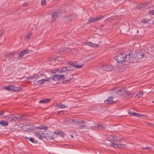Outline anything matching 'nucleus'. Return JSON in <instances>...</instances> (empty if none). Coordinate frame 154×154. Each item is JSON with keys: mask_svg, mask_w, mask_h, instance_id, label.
Segmentation results:
<instances>
[{"mask_svg": "<svg viewBox=\"0 0 154 154\" xmlns=\"http://www.w3.org/2000/svg\"><path fill=\"white\" fill-rule=\"evenodd\" d=\"M143 94V92L142 91H139V93L137 94L136 95V97H141Z\"/></svg>", "mask_w": 154, "mask_h": 154, "instance_id": "obj_22", "label": "nucleus"}, {"mask_svg": "<svg viewBox=\"0 0 154 154\" xmlns=\"http://www.w3.org/2000/svg\"><path fill=\"white\" fill-rule=\"evenodd\" d=\"M28 139L32 143L34 142V139L32 138L28 137Z\"/></svg>", "mask_w": 154, "mask_h": 154, "instance_id": "obj_37", "label": "nucleus"}, {"mask_svg": "<svg viewBox=\"0 0 154 154\" xmlns=\"http://www.w3.org/2000/svg\"><path fill=\"white\" fill-rule=\"evenodd\" d=\"M78 123L80 124V127L79 128L80 129H83L84 128H90V127H89L86 125V122L82 121H79L78 122Z\"/></svg>", "mask_w": 154, "mask_h": 154, "instance_id": "obj_7", "label": "nucleus"}, {"mask_svg": "<svg viewBox=\"0 0 154 154\" xmlns=\"http://www.w3.org/2000/svg\"><path fill=\"white\" fill-rule=\"evenodd\" d=\"M53 135L54 136V137L56 138L57 137V135H60L61 137H64V133L62 132L57 131L53 132Z\"/></svg>", "mask_w": 154, "mask_h": 154, "instance_id": "obj_11", "label": "nucleus"}, {"mask_svg": "<svg viewBox=\"0 0 154 154\" xmlns=\"http://www.w3.org/2000/svg\"><path fill=\"white\" fill-rule=\"evenodd\" d=\"M5 118L6 119L10 122L16 121V120L15 119V116L12 115L9 116H5Z\"/></svg>", "mask_w": 154, "mask_h": 154, "instance_id": "obj_10", "label": "nucleus"}, {"mask_svg": "<svg viewBox=\"0 0 154 154\" xmlns=\"http://www.w3.org/2000/svg\"><path fill=\"white\" fill-rule=\"evenodd\" d=\"M56 60V59H54V58H52L50 60V61H55V60Z\"/></svg>", "mask_w": 154, "mask_h": 154, "instance_id": "obj_46", "label": "nucleus"}, {"mask_svg": "<svg viewBox=\"0 0 154 154\" xmlns=\"http://www.w3.org/2000/svg\"><path fill=\"white\" fill-rule=\"evenodd\" d=\"M62 103H59L57 105V106L58 108H60V107L61 106Z\"/></svg>", "mask_w": 154, "mask_h": 154, "instance_id": "obj_42", "label": "nucleus"}, {"mask_svg": "<svg viewBox=\"0 0 154 154\" xmlns=\"http://www.w3.org/2000/svg\"><path fill=\"white\" fill-rule=\"evenodd\" d=\"M67 107L68 106H67L65 104H61V106L60 107V108L61 109H64L66 108H67Z\"/></svg>", "mask_w": 154, "mask_h": 154, "instance_id": "obj_33", "label": "nucleus"}, {"mask_svg": "<svg viewBox=\"0 0 154 154\" xmlns=\"http://www.w3.org/2000/svg\"><path fill=\"white\" fill-rule=\"evenodd\" d=\"M24 128L25 129L24 130L27 132L30 131L31 129V128H30V125H25L24 126Z\"/></svg>", "mask_w": 154, "mask_h": 154, "instance_id": "obj_19", "label": "nucleus"}, {"mask_svg": "<svg viewBox=\"0 0 154 154\" xmlns=\"http://www.w3.org/2000/svg\"><path fill=\"white\" fill-rule=\"evenodd\" d=\"M146 124H148V125H150L152 126H154V125L153 124H152V123H147Z\"/></svg>", "mask_w": 154, "mask_h": 154, "instance_id": "obj_49", "label": "nucleus"}, {"mask_svg": "<svg viewBox=\"0 0 154 154\" xmlns=\"http://www.w3.org/2000/svg\"><path fill=\"white\" fill-rule=\"evenodd\" d=\"M32 33L31 32H29L26 35V36L24 37V39L25 40H29L30 39V38L31 36L32 35Z\"/></svg>", "mask_w": 154, "mask_h": 154, "instance_id": "obj_18", "label": "nucleus"}, {"mask_svg": "<svg viewBox=\"0 0 154 154\" xmlns=\"http://www.w3.org/2000/svg\"><path fill=\"white\" fill-rule=\"evenodd\" d=\"M71 136L72 137H73V136Z\"/></svg>", "mask_w": 154, "mask_h": 154, "instance_id": "obj_55", "label": "nucleus"}, {"mask_svg": "<svg viewBox=\"0 0 154 154\" xmlns=\"http://www.w3.org/2000/svg\"><path fill=\"white\" fill-rule=\"evenodd\" d=\"M28 5V3H25V4H23V6L24 7H26V6H27Z\"/></svg>", "mask_w": 154, "mask_h": 154, "instance_id": "obj_47", "label": "nucleus"}, {"mask_svg": "<svg viewBox=\"0 0 154 154\" xmlns=\"http://www.w3.org/2000/svg\"><path fill=\"white\" fill-rule=\"evenodd\" d=\"M31 79L34 82V83L33 84L34 86H35L36 85H38V81L36 79L35 80V78L34 77V76L32 77L31 78Z\"/></svg>", "mask_w": 154, "mask_h": 154, "instance_id": "obj_21", "label": "nucleus"}, {"mask_svg": "<svg viewBox=\"0 0 154 154\" xmlns=\"http://www.w3.org/2000/svg\"><path fill=\"white\" fill-rule=\"evenodd\" d=\"M153 103H154V100L152 101Z\"/></svg>", "mask_w": 154, "mask_h": 154, "instance_id": "obj_54", "label": "nucleus"}, {"mask_svg": "<svg viewBox=\"0 0 154 154\" xmlns=\"http://www.w3.org/2000/svg\"><path fill=\"white\" fill-rule=\"evenodd\" d=\"M24 54H24L23 51L22 52H20V54L19 57L20 58H21V57L23 56Z\"/></svg>", "mask_w": 154, "mask_h": 154, "instance_id": "obj_34", "label": "nucleus"}, {"mask_svg": "<svg viewBox=\"0 0 154 154\" xmlns=\"http://www.w3.org/2000/svg\"><path fill=\"white\" fill-rule=\"evenodd\" d=\"M100 69L105 71H110L113 69V67L109 65H104L101 66Z\"/></svg>", "mask_w": 154, "mask_h": 154, "instance_id": "obj_5", "label": "nucleus"}, {"mask_svg": "<svg viewBox=\"0 0 154 154\" xmlns=\"http://www.w3.org/2000/svg\"><path fill=\"white\" fill-rule=\"evenodd\" d=\"M5 89L12 92H17L21 90L22 89L20 87H16L13 85L5 87Z\"/></svg>", "mask_w": 154, "mask_h": 154, "instance_id": "obj_4", "label": "nucleus"}, {"mask_svg": "<svg viewBox=\"0 0 154 154\" xmlns=\"http://www.w3.org/2000/svg\"><path fill=\"white\" fill-rule=\"evenodd\" d=\"M67 71V67H63L61 70L58 69H55L54 72V73H60L62 72H65L66 71Z\"/></svg>", "mask_w": 154, "mask_h": 154, "instance_id": "obj_12", "label": "nucleus"}, {"mask_svg": "<svg viewBox=\"0 0 154 154\" xmlns=\"http://www.w3.org/2000/svg\"><path fill=\"white\" fill-rule=\"evenodd\" d=\"M41 76H43V75H44V74L43 73H42L40 75Z\"/></svg>", "mask_w": 154, "mask_h": 154, "instance_id": "obj_53", "label": "nucleus"}, {"mask_svg": "<svg viewBox=\"0 0 154 154\" xmlns=\"http://www.w3.org/2000/svg\"><path fill=\"white\" fill-rule=\"evenodd\" d=\"M149 13L150 14L152 15H154V10H152L149 11Z\"/></svg>", "mask_w": 154, "mask_h": 154, "instance_id": "obj_36", "label": "nucleus"}, {"mask_svg": "<svg viewBox=\"0 0 154 154\" xmlns=\"http://www.w3.org/2000/svg\"><path fill=\"white\" fill-rule=\"evenodd\" d=\"M48 127L46 126H39V139H42L43 138L48 139L51 138L53 139L54 137V135H53V132H47L45 130H47Z\"/></svg>", "mask_w": 154, "mask_h": 154, "instance_id": "obj_2", "label": "nucleus"}, {"mask_svg": "<svg viewBox=\"0 0 154 154\" xmlns=\"http://www.w3.org/2000/svg\"><path fill=\"white\" fill-rule=\"evenodd\" d=\"M92 47H94L95 48H97L99 47V45L95 44L93 43V46Z\"/></svg>", "mask_w": 154, "mask_h": 154, "instance_id": "obj_39", "label": "nucleus"}, {"mask_svg": "<svg viewBox=\"0 0 154 154\" xmlns=\"http://www.w3.org/2000/svg\"><path fill=\"white\" fill-rule=\"evenodd\" d=\"M15 119H16V121L17 120L18 121L20 122L22 120H24L27 119V118L26 116H23L19 117L15 116Z\"/></svg>", "mask_w": 154, "mask_h": 154, "instance_id": "obj_14", "label": "nucleus"}, {"mask_svg": "<svg viewBox=\"0 0 154 154\" xmlns=\"http://www.w3.org/2000/svg\"><path fill=\"white\" fill-rule=\"evenodd\" d=\"M69 80H66V81H69Z\"/></svg>", "mask_w": 154, "mask_h": 154, "instance_id": "obj_56", "label": "nucleus"}, {"mask_svg": "<svg viewBox=\"0 0 154 154\" xmlns=\"http://www.w3.org/2000/svg\"><path fill=\"white\" fill-rule=\"evenodd\" d=\"M34 142H33L34 143H37L38 142V141H36L35 140H34Z\"/></svg>", "mask_w": 154, "mask_h": 154, "instance_id": "obj_51", "label": "nucleus"}, {"mask_svg": "<svg viewBox=\"0 0 154 154\" xmlns=\"http://www.w3.org/2000/svg\"><path fill=\"white\" fill-rule=\"evenodd\" d=\"M38 128V127H37V128Z\"/></svg>", "mask_w": 154, "mask_h": 154, "instance_id": "obj_57", "label": "nucleus"}, {"mask_svg": "<svg viewBox=\"0 0 154 154\" xmlns=\"http://www.w3.org/2000/svg\"><path fill=\"white\" fill-rule=\"evenodd\" d=\"M115 92L119 96L126 97L129 94V92L126 90L125 87L122 88L115 91Z\"/></svg>", "mask_w": 154, "mask_h": 154, "instance_id": "obj_3", "label": "nucleus"}, {"mask_svg": "<svg viewBox=\"0 0 154 154\" xmlns=\"http://www.w3.org/2000/svg\"><path fill=\"white\" fill-rule=\"evenodd\" d=\"M72 19V18L71 17V16H67L66 17V22L67 21H70Z\"/></svg>", "mask_w": 154, "mask_h": 154, "instance_id": "obj_28", "label": "nucleus"}, {"mask_svg": "<svg viewBox=\"0 0 154 154\" xmlns=\"http://www.w3.org/2000/svg\"><path fill=\"white\" fill-rule=\"evenodd\" d=\"M0 124L4 126H7L8 125V122L4 120L0 122Z\"/></svg>", "mask_w": 154, "mask_h": 154, "instance_id": "obj_20", "label": "nucleus"}, {"mask_svg": "<svg viewBox=\"0 0 154 154\" xmlns=\"http://www.w3.org/2000/svg\"><path fill=\"white\" fill-rule=\"evenodd\" d=\"M85 44L87 45L92 47L93 43L89 42H87L85 43Z\"/></svg>", "mask_w": 154, "mask_h": 154, "instance_id": "obj_27", "label": "nucleus"}, {"mask_svg": "<svg viewBox=\"0 0 154 154\" xmlns=\"http://www.w3.org/2000/svg\"><path fill=\"white\" fill-rule=\"evenodd\" d=\"M97 126L98 127V128L99 129H100L102 130H103L106 128V126L104 124H102L101 125H98Z\"/></svg>", "mask_w": 154, "mask_h": 154, "instance_id": "obj_24", "label": "nucleus"}, {"mask_svg": "<svg viewBox=\"0 0 154 154\" xmlns=\"http://www.w3.org/2000/svg\"><path fill=\"white\" fill-rule=\"evenodd\" d=\"M110 138L111 140H113L115 142H119L122 140V138L116 136L113 137L112 136H110Z\"/></svg>", "mask_w": 154, "mask_h": 154, "instance_id": "obj_13", "label": "nucleus"}, {"mask_svg": "<svg viewBox=\"0 0 154 154\" xmlns=\"http://www.w3.org/2000/svg\"><path fill=\"white\" fill-rule=\"evenodd\" d=\"M83 67L82 65H76L75 66V68L76 69L79 68L80 69Z\"/></svg>", "mask_w": 154, "mask_h": 154, "instance_id": "obj_32", "label": "nucleus"}, {"mask_svg": "<svg viewBox=\"0 0 154 154\" xmlns=\"http://www.w3.org/2000/svg\"><path fill=\"white\" fill-rule=\"evenodd\" d=\"M144 56L143 53L141 52L137 53L136 54V57L138 59H142Z\"/></svg>", "mask_w": 154, "mask_h": 154, "instance_id": "obj_16", "label": "nucleus"}, {"mask_svg": "<svg viewBox=\"0 0 154 154\" xmlns=\"http://www.w3.org/2000/svg\"><path fill=\"white\" fill-rule=\"evenodd\" d=\"M70 65L71 66H73V67H75V66H76V65H75L74 63H71L70 64Z\"/></svg>", "mask_w": 154, "mask_h": 154, "instance_id": "obj_45", "label": "nucleus"}, {"mask_svg": "<svg viewBox=\"0 0 154 154\" xmlns=\"http://www.w3.org/2000/svg\"><path fill=\"white\" fill-rule=\"evenodd\" d=\"M110 146L113 147H114V148H117V143H114L113 142H111L110 143Z\"/></svg>", "mask_w": 154, "mask_h": 154, "instance_id": "obj_26", "label": "nucleus"}, {"mask_svg": "<svg viewBox=\"0 0 154 154\" xmlns=\"http://www.w3.org/2000/svg\"><path fill=\"white\" fill-rule=\"evenodd\" d=\"M73 69L70 66L67 67V71H72Z\"/></svg>", "mask_w": 154, "mask_h": 154, "instance_id": "obj_41", "label": "nucleus"}, {"mask_svg": "<svg viewBox=\"0 0 154 154\" xmlns=\"http://www.w3.org/2000/svg\"><path fill=\"white\" fill-rule=\"evenodd\" d=\"M42 5L44 6L46 4V0H42L41 2Z\"/></svg>", "mask_w": 154, "mask_h": 154, "instance_id": "obj_31", "label": "nucleus"}, {"mask_svg": "<svg viewBox=\"0 0 154 154\" xmlns=\"http://www.w3.org/2000/svg\"><path fill=\"white\" fill-rule=\"evenodd\" d=\"M45 82H47V80L44 79L39 80V84L40 85H43L45 83Z\"/></svg>", "mask_w": 154, "mask_h": 154, "instance_id": "obj_23", "label": "nucleus"}, {"mask_svg": "<svg viewBox=\"0 0 154 154\" xmlns=\"http://www.w3.org/2000/svg\"><path fill=\"white\" fill-rule=\"evenodd\" d=\"M64 75L56 74L54 77L53 79L54 80H56L57 79H60L62 78H64Z\"/></svg>", "mask_w": 154, "mask_h": 154, "instance_id": "obj_15", "label": "nucleus"}, {"mask_svg": "<svg viewBox=\"0 0 154 154\" xmlns=\"http://www.w3.org/2000/svg\"><path fill=\"white\" fill-rule=\"evenodd\" d=\"M115 58L118 63L125 65H128L133 60V57L130 54H125L120 53L117 55Z\"/></svg>", "mask_w": 154, "mask_h": 154, "instance_id": "obj_1", "label": "nucleus"}, {"mask_svg": "<svg viewBox=\"0 0 154 154\" xmlns=\"http://www.w3.org/2000/svg\"><path fill=\"white\" fill-rule=\"evenodd\" d=\"M30 51L27 49H25L23 51L24 54H27L29 53Z\"/></svg>", "mask_w": 154, "mask_h": 154, "instance_id": "obj_35", "label": "nucleus"}, {"mask_svg": "<svg viewBox=\"0 0 154 154\" xmlns=\"http://www.w3.org/2000/svg\"><path fill=\"white\" fill-rule=\"evenodd\" d=\"M3 33L2 31H0V37H1Z\"/></svg>", "mask_w": 154, "mask_h": 154, "instance_id": "obj_48", "label": "nucleus"}, {"mask_svg": "<svg viewBox=\"0 0 154 154\" xmlns=\"http://www.w3.org/2000/svg\"><path fill=\"white\" fill-rule=\"evenodd\" d=\"M134 112H131L130 111H129L128 112V113L129 114L131 115L132 116H133V113H134Z\"/></svg>", "mask_w": 154, "mask_h": 154, "instance_id": "obj_43", "label": "nucleus"}, {"mask_svg": "<svg viewBox=\"0 0 154 154\" xmlns=\"http://www.w3.org/2000/svg\"><path fill=\"white\" fill-rule=\"evenodd\" d=\"M101 17H97L95 18H90L89 19L87 23H92L95 22L96 21H99L102 19Z\"/></svg>", "mask_w": 154, "mask_h": 154, "instance_id": "obj_6", "label": "nucleus"}, {"mask_svg": "<svg viewBox=\"0 0 154 154\" xmlns=\"http://www.w3.org/2000/svg\"><path fill=\"white\" fill-rule=\"evenodd\" d=\"M142 148L143 149H146L148 150H151V148L149 147H143Z\"/></svg>", "mask_w": 154, "mask_h": 154, "instance_id": "obj_38", "label": "nucleus"}, {"mask_svg": "<svg viewBox=\"0 0 154 154\" xmlns=\"http://www.w3.org/2000/svg\"><path fill=\"white\" fill-rule=\"evenodd\" d=\"M5 113L4 111H2L0 112V116H2Z\"/></svg>", "mask_w": 154, "mask_h": 154, "instance_id": "obj_44", "label": "nucleus"}, {"mask_svg": "<svg viewBox=\"0 0 154 154\" xmlns=\"http://www.w3.org/2000/svg\"><path fill=\"white\" fill-rule=\"evenodd\" d=\"M105 103L106 104H111L115 102L112 97H108L107 99L104 101Z\"/></svg>", "mask_w": 154, "mask_h": 154, "instance_id": "obj_8", "label": "nucleus"}, {"mask_svg": "<svg viewBox=\"0 0 154 154\" xmlns=\"http://www.w3.org/2000/svg\"><path fill=\"white\" fill-rule=\"evenodd\" d=\"M59 14L58 11H55L52 13L51 14L52 22H54L56 20Z\"/></svg>", "mask_w": 154, "mask_h": 154, "instance_id": "obj_9", "label": "nucleus"}, {"mask_svg": "<svg viewBox=\"0 0 154 154\" xmlns=\"http://www.w3.org/2000/svg\"><path fill=\"white\" fill-rule=\"evenodd\" d=\"M117 148L123 149L125 148V145L123 144L119 143H117Z\"/></svg>", "mask_w": 154, "mask_h": 154, "instance_id": "obj_25", "label": "nucleus"}, {"mask_svg": "<svg viewBox=\"0 0 154 154\" xmlns=\"http://www.w3.org/2000/svg\"><path fill=\"white\" fill-rule=\"evenodd\" d=\"M35 134L38 136V133L37 132Z\"/></svg>", "mask_w": 154, "mask_h": 154, "instance_id": "obj_52", "label": "nucleus"}, {"mask_svg": "<svg viewBox=\"0 0 154 154\" xmlns=\"http://www.w3.org/2000/svg\"><path fill=\"white\" fill-rule=\"evenodd\" d=\"M15 54V53L14 52H13V53H9L8 54H7L5 56L7 57H10V56L14 55Z\"/></svg>", "mask_w": 154, "mask_h": 154, "instance_id": "obj_30", "label": "nucleus"}, {"mask_svg": "<svg viewBox=\"0 0 154 154\" xmlns=\"http://www.w3.org/2000/svg\"><path fill=\"white\" fill-rule=\"evenodd\" d=\"M141 21L142 23H145L147 22L148 20L146 19H143Z\"/></svg>", "mask_w": 154, "mask_h": 154, "instance_id": "obj_40", "label": "nucleus"}, {"mask_svg": "<svg viewBox=\"0 0 154 154\" xmlns=\"http://www.w3.org/2000/svg\"><path fill=\"white\" fill-rule=\"evenodd\" d=\"M49 99H44L42 100H39V103L45 104L48 103L50 101Z\"/></svg>", "mask_w": 154, "mask_h": 154, "instance_id": "obj_17", "label": "nucleus"}, {"mask_svg": "<svg viewBox=\"0 0 154 154\" xmlns=\"http://www.w3.org/2000/svg\"><path fill=\"white\" fill-rule=\"evenodd\" d=\"M74 119H69V122H74Z\"/></svg>", "mask_w": 154, "mask_h": 154, "instance_id": "obj_50", "label": "nucleus"}, {"mask_svg": "<svg viewBox=\"0 0 154 154\" xmlns=\"http://www.w3.org/2000/svg\"><path fill=\"white\" fill-rule=\"evenodd\" d=\"M133 114H134L133 115V116H137V117H140V116H144V115H140L138 113H136L135 112L133 113Z\"/></svg>", "mask_w": 154, "mask_h": 154, "instance_id": "obj_29", "label": "nucleus"}]
</instances>
